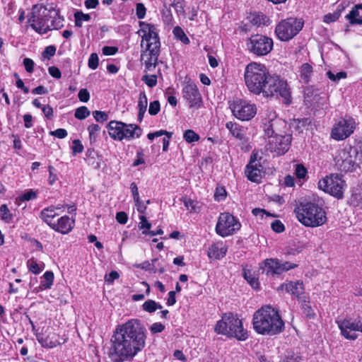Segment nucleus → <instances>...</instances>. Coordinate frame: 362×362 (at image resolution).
<instances>
[{
  "mask_svg": "<svg viewBox=\"0 0 362 362\" xmlns=\"http://www.w3.org/2000/svg\"><path fill=\"white\" fill-rule=\"evenodd\" d=\"M294 211L299 222L307 227L321 226L327 221L325 211L313 202H301Z\"/></svg>",
  "mask_w": 362,
  "mask_h": 362,
  "instance_id": "39448f33",
  "label": "nucleus"
},
{
  "mask_svg": "<svg viewBox=\"0 0 362 362\" xmlns=\"http://www.w3.org/2000/svg\"><path fill=\"white\" fill-rule=\"evenodd\" d=\"M250 18L251 23L256 26L267 25L269 21V19L267 16L260 13L251 14Z\"/></svg>",
  "mask_w": 362,
  "mask_h": 362,
  "instance_id": "7c9ffc66",
  "label": "nucleus"
},
{
  "mask_svg": "<svg viewBox=\"0 0 362 362\" xmlns=\"http://www.w3.org/2000/svg\"><path fill=\"white\" fill-rule=\"evenodd\" d=\"M181 200L190 213H198L200 211L202 206L199 202L184 197Z\"/></svg>",
  "mask_w": 362,
  "mask_h": 362,
  "instance_id": "2f4dec72",
  "label": "nucleus"
},
{
  "mask_svg": "<svg viewBox=\"0 0 362 362\" xmlns=\"http://www.w3.org/2000/svg\"><path fill=\"white\" fill-rule=\"evenodd\" d=\"M28 267L30 272L37 274L44 269L45 264L43 262L37 263L33 259H30L28 261Z\"/></svg>",
  "mask_w": 362,
  "mask_h": 362,
  "instance_id": "f704fd0d",
  "label": "nucleus"
},
{
  "mask_svg": "<svg viewBox=\"0 0 362 362\" xmlns=\"http://www.w3.org/2000/svg\"><path fill=\"white\" fill-rule=\"evenodd\" d=\"M244 278L253 288H259L258 279L250 272V271L244 272Z\"/></svg>",
  "mask_w": 362,
  "mask_h": 362,
  "instance_id": "37998d69",
  "label": "nucleus"
},
{
  "mask_svg": "<svg viewBox=\"0 0 362 362\" xmlns=\"http://www.w3.org/2000/svg\"><path fill=\"white\" fill-rule=\"evenodd\" d=\"M90 114V110L86 106L78 107L75 110L74 117L78 119H84Z\"/></svg>",
  "mask_w": 362,
  "mask_h": 362,
  "instance_id": "79ce46f5",
  "label": "nucleus"
},
{
  "mask_svg": "<svg viewBox=\"0 0 362 362\" xmlns=\"http://www.w3.org/2000/svg\"><path fill=\"white\" fill-rule=\"evenodd\" d=\"M173 33L175 37L177 40H180L185 45H187L189 43V38L187 37V36L185 35L183 30L180 27H179V26L175 27Z\"/></svg>",
  "mask_w": 362,
  "mask_h": 362,
  "instance_id": "e433bc0d",
  "label": "nucleus"
},
{
  "mask_svg": "<svg viewBox=\"0 0 362 362\" xmlns=\"http://www.w3.org/2000/svg\"><path fill=\"white\" fill-rule=\"evenodd\" d=\"M93 116L98 122H103L107 119V115L103 111L95 110L93 112Z\"/></svg>",
  "mask_w": 362,
  "mask_h": 362,
  "instance_id": "603ef678",
  "label": "nucleus"
},
{
  "mask_svg": "<svg viewBox=\"0 0 362 362\" xmlns=\"http://www.w3.org/2000/svg\"><path fill=\"white\" fill-rule=\"evenodd\" d=\"M142 308L146 312L153 313L157 309H161L162 305L157 303L156 301H154L153 300H148L144 303Z\"/></svg>",
  "mask_w": 362,
  "mask_h": 362,
  "instance_id": "4c0bfd02",
  "label": "nucleus"
},
{
  "mask_svg": "<svg viewBox=\"0 0 362 362\" xmlns=\"http://www.w3.org/2000/svg\"><path fill=\"white\" fill-rule=\"evenodd\" d=\"M124 123L117 121H111L108 124V132L111 138L115 140L122 141V135Z\"/></svg>",
  "mask_w": 362,
  "mask_h": 362,
  "instance_id": "bb28decb",
  "label": "nucleus"
},
{
  "mask_svg": "<svg viewBox=\"0 0 362 362\" xmlns=\"http://www.w3.org/2000/svg\"><path fill=\"white\" fill-rule=\"evenodd\" d=\"M119 277V274L117 271H112L109 274H106L105 276V281L109 284H112L115 280L117 279Z\"/></svg>",
  "mask_w": 362,
  "mask_h": 362,
  "instance_id": "4d7b16f0",
  "label": "nucleus"
},
{
  "mask_svg": "<svg viewBox=\"0 0 362 362\" xmlns=\"http://www.w3.org/2000/svg\"><path fill=\"white\" fill-rule=\"evenodd\" d=\"M343 8H337L332 13H327L323 18V21L326 23H330L336 21L341 16Z\"/></svg>",
  "mask_w": 362,
  "mask_h": 362,
  "instance_id": "a19ab883",
  "label": "nucleus"
},
{
  "mask_svg": "<svg viewBox=\"0 0 362 362\" xmlns=\"http://www.w3.org/2000/svg\"><path fill=\"white\" fill-rule=\"evenodd\" d=\"M56 52V48L54 46H48L45 48V51L43 52L42 54L45 58L49 59L50 57H52L54 55Z\"/></svg>",
  "mask_w": 362,
  "mask_h": 362,
  "instance_id": "774afa93",
  "label": "nucleus"
},
{
  "mask_svg": "<svg viewBox=\"0 0 362 362\" xmlns=\"http://www.w3.org/2000/svg\"><path fill=\"white\" fill-rule=\"evenodd\" d=\"M303 23L297 18H289L278 23L275 33L281 41H288L295 37L303 28Z\"/></svg>",
  "mask_w": 362,
  "mask_h": 362,
  "instance_id": "0eeeda50",
  "label": "nucleus"
},
{
  "mask_svg": "<svg viewBox=\"0 0 362 362\" xmlns=\"http://www.w3.org/2000/svg\"><path fill=\"white\" fill-rule=\"evenodd\" d=\"M359 10L361 9L356 8V5H355L350 13L346 16V18L349 21L351 24H362V14L360 13Z\"/></svg>",
  "mask_w": 362,
  "mask_h": 362,
  "instance_id": "c756f323",
  "label": "nucleus"
},
{
  "mask_svg": "<svg viewBox=\"0 0 362 362\" xmlns=\"http://www.w3.org/2000/svg\"><path fill=\"white\" fill-rule=\"evenodd\" d=\"M244 78L249 90L264 96H281L286 104L291 103V92L287 83L279 76L271 75L262 64L251 62L245 69Z\"/></svg>",
  "mask_w": 362,
  "mask_h": 362,
  "instance_id": "f03ea898",
  "label": "nucleus"
},
{
  "mask_svg": "<svg viewBox=\"0 0 362 362\" xmlns=\"http://www.w3.org/2000/svg\"><path fill=\"white\" fill-rule=\"evenodd\" d=\"M0 213L2 219L6 222L9 223L12 221L13 215L6 204H2L0 206Z\"/></svg>",
  "mask_w": 362,
  "mask_h": 362,
  "instance_id": "c03bdc74",
  "label": "nucleus"
},
{
  "mask_svg": "<svg viewBox=\"0 0 362 362\" xmlns=\"http://www.w3.org/2000/svg\"><path fill=\"white\" fill-rule=\"evenodd\" d=\"M240 223L230 214L221 213L218 217L216 232L221 237L232 235L240 230Z\"/></svg>",
  "mask_w": 362,
  "mask_h": 362,
  "instance_id": "6e6552de",
  "label": "nucleus"
},
{
  "mask_svg": "<svg viewBox=\"0 0 362 362\" xmlns=\"http://www.w3.org/2000/svg\"><path fill=\"white\" fill-rule=\"evenodd\" d=\"M354 119L345 116L336 122L331 131V137L336 141H342L350 136L356 129Z\"/></svg>",
  "mask_w": 362,
  "mask_h": 362,
  "instance_id": "9b49d317",
  "label": "nucleus"
},
{
  "mask_svg": "<svg viewBox=\"0 0 362 362\" xmlns=\"http://www.w3.org/2000/svg\"><path fill=\"white\" fill-rule=\"evenodd\" d=\"M74 18L75 25L77 27H81L83 21H89L90 19V16L89 14L83 13L81 11H76L74 13Z\"/></svg>",
  "mask_w": 362,
  "mask_h": 362,
  "instance_id": "58836bf2",
  "label": "nucleus"
},
{
  "mask_svg": "<svg viewBox=\"0 0 362 362\" xmlns=\"http://www.w3.org/2000/svg\"><path fill=\"white\" fill-rule=\"evenodd\" d=\"M258 153L252 152L249 163L245 168V175L252 182H259L262 179V166L257 160Z\"/></svg>",
  "mask_w": 362,
  "mask_h": 362,
  "instance_id": "6ab92c4d",
  "label": "nucleus"
},
{
  "mask_svg": "<svg viewBox=\"0 0 362 362\" xmlns=\"http://www.w3.org/2000/svg\"><path fill=\"white\" fill-rule=\"evenodd\" d=\"M291 142V135H280L276 133L274 136L269 138L268 149L281 156L287 152L290 148Z\"/></svg>",
  "mask_w": 362,
  "mask_h": 362,
  "instance_id": "dca6fc26",
  "label": "nucleus"
},
{
  "mask_svg": "<svg viewBox=\"0 0 362 362\" xmlns=\"http://www.w3.org/2000/svg\"><path fill=\"white\" fill-rule=\"evenodd\" d=\"M296 267L289 262L281 263L278 259H267L259 264V269L266 275L281 274Z\"/></svg>",
  "mask_w": 362,
  "mask_h": 362,
  "instance_id": "4468645a",
  "label": "nucleus"
},
{
  "mask_svg": "<svg viewBox=\"0 0 362 362\" xmlns=\"http://www.w3.org/2000/svg\"><path fill=\"white\" fill-rule=\"evenodd\" d=\"M226 197V189L223 187H217L214 194L215 199L217 201H221L224 199Z\"/></svg>",
  "mask_w": 362,
  "mask_h": 362,
  "instance_id": "052dcab7",
  "label": "nucleus"
},
{
  "mask_svg": "<svg viewBox=\"0 0 362 362\" xmlns=\"http://www.w3.org/2000/svg\"><path fill=\"white\" fill-rule=\"evenodd\" d=\"M344 181L338 175H331L318 182L319 189L337 197L341 199L344 196Z\"/></svg>",
  "mask_w": 362,
  "mask_h": 362,
  "instance_id": "9d476101",
  "label": "nucleus"
},
{
  "mask_svg": "<svg viewBox=\"0 0 362 362\" xmlns=\"http://www.w3.org/2000/svg\"><path fill=\"white\" fill-rule=\"evenodd\" d=\"M160 111V103L158 100L153 101L149 105L148 113L151 115H156Z\"/></svg>",
  "mask_w": 362,
  "mask_h": 362,
  "instance_id": "5fc2aeb1",
  "label": "nucleus"
},
{
  "mask_svg": "<svg viewBox=\"0 0 362 362\" xmlns=\"http://www.w3.org/2000/svg\"><path fill=\"white\" fill-rule=\"evenodd\" d=\"M98 54L96 53H92L88 59V67L93 70L96 69L98 66Z\"/></svg>",
  "mask_w": 362,
  "mask_h": 362,
  "instance_id": "de8ad7c7",
  "label": "nucleus"
},
{
  "mask_svg": "<svg viewBox=\"0 0 362 362\" xmlns=\"http://www.w3.org/2000/svg\"><path fill=\"white\" fill-rule=\"evenodd\" d=\"M50 134L59 139H64L67 136V132L64 129H57L55 131L50 132Z\"/></svg>",
  "mask_w": 362,
  "mask_h": 362,
  "instance_id": "0e129e2a",
  "label": "nucleus"
},
{
  "mask_svg": "<svg viewBox=\"0 0 362 362\" xmlns=\"http://www.w3.org/2000/svg\"><path fill=\"white\" fill-rule=\"evenodd\" d=\"M248 49L257 56H264L269 54L273 48L272 38L262 35H252L247 44Z\"/></svg>",
  "mask_w": 362,
  "mask_h": 362,
  "instance_id": "f8f14e48",
  "label": "nucleus"
},
{
  "mask_svg": "<svg viewBox=\"0 0 362 362\" xmlns=\"http://www.w3.org/2000/svg\"><path fill=\"white\" fill-rule=\"evenodd\" d=\"M148 105V100L145 93H141L139 94V101H138V107L139 110H141L142 112L146 111Z\"/></svg>",
  "mask_w": 362,
  "mask_h": 362,
  "instance_id": "49530a36",
  "label": "nucleus"
},
{
  "mask_svg": "<svg viewBox=\"0 0 362 362\" xmlns=\"http://www.w3.org/2000/svg\"><path fill=\"white\" fill-rule=\"evenodd\" d=\"M139 26L140 29L138 33L142 37L141 46L143 47L145 44L146 47H160V43L156 27L152 24L142 21L139 22Z\"/></svg>",
  "mask_w": 362,
  "mask_h": 362,
  "instance_id": "2eb2a0df",
  "label": "nucleus"
},
{
  "mask_svg": "<svg viewBox=\"0 0 362 362\" xmlns=\"http://www.w3.org/2000/svg\"><path fill=\"white\" fill-rule=\"evenodd\" d=\"M146 329L140 320L132 319L117 326L112 339L115 362L131 361L146 345Z\"/></svg>",
  "mask_w": 362,
  "mask_h": 362,
  "instance_id": "f257e3e1",
  "label": "nucleus"
},
{
  "mask_svg": "<svg viewBox=\"0 0 362 362\" xmlns=\"http://www.w3.org/2000/svg\"><path fill=\"white\" fill-rule=\"evenodd\" d=\"M140 223L139 227L140 229H146V231H148L151 227V224L147 221L146 218L144 215L139 216Z\"/></svg>",
  "mask_w": 362,
  "mask_h": 362,
  "instance_id": "6e6d98bb",
  "label": "nucleus"
},
{
  "mask_svg": "<svg viewBox=\"0 0 362 362\" xmlns=\"http://www.w3.org/2000/svg\"><path fill=\"white\" fill-rule=\"evenodd\" d=\"M271 227L272 230L276 233H281L284 230V224L279 220H276L272 223Z\"/></svg>",
  "mask_w": 362,
  "mask_h": 362,
  "instance_id": "13d9d810",
  "label": "nucleus"
},
{
  "mask_svg": "<svg viewBox=\"0 0 362 362\" xmlns=\"http://www.w3.org/2000/svg\"><path fill=\"white\" fill-rule=\"evenodd\" d=\"M74 226V219L68 216H63L57 221H55L54 223H52V228L60 233L67 234L72 230Z\"/></svg>",
  "mask_w": 362,
  "mask_h": 362,
  "instance_id": "4be33fe9",
  "label": "nucleus"
},
{
  "mask_svg": "<svg viewBox=\"0 0 362 362\" xmlns=\"http://www.w3.org/2000/svg\"><path fill=\"white\" fill-rule=\"evenodd\" d=\"M165 329V326L160 322H155L150 327V331L153 334L162 332Z\"/></svg>",
  "mask_w": 362,
  "mask_h": 362,
  "instance_id": "680f3d73",
  "label": "nucleus"
},
{
  "mask_svg": "<svg viewBox=\"0 0 362 362\" xmlns=\"http://www.w3.org/2000/svg\"><path fill=\"white\" fill-rule=\"evenodd\" d=\"M227 250L226 245L222 241H218L209 247L207 255L210 259H219L226 255Z\"/></svg>",
  "mask_w": 362,
  "mask_h": 362,
  "instance_id": "5701e85b",
  "label": "nucleus"
},
{
  "mask_svg": "<svg viewBox=\"0 0 362 362\" xmlns=\"http://www.w3.org/2000/svg\"><path fill=\"white\" fill-rule=\"evenodd\" d=\"M300 78L305 83H308L310 80L313 72L312 66L308 64H304L300 68Z\"/></svg>",
  "mask_w": 362,
  "mask_h": 362,
  "instance_id": "c9c22d12",
  "label": "nucleus"
},
{
  "mask_svg": "<svg viewBox=\"0 0 362 362\" xmlns=\"http://www.w3.org/2000/svg\"><path fill=\"white\" fill-rule=\"evenodd\" d=\"M255 330L261 334L274 335L284 329V322L279 313L270 305L262 306L253 315Z\"/></svg>",
  "mask_w": 362,
  "mask_h": 362,
  "instance_id": "7ed1b4c3",
  "label": "nucleus"
},
{
  "mask_svg": "<svg viewBox=\"0 0 362 362\" xmlns=\"http://www.w3.org/2000/svg\"><path fill=\"white\" fill-rule=\"evenodd\" d=\"M37 197V192L33 191V189H30L23 194H22L21 196L17 197L16 199V203L18 205L21 204V202H28L30 200L35 199Z\"/></svg>",
  "mask_w": 362,
  "mask_h": 362,
  "instance_id": "72a5a7b5",
  "label": "nucleus"
},
{
  "mask_svg": "<svg viewBox=\"0 0 362 362\" xmlns=\"http://www.w3.org/2000/svg\"><path fill=\"white\" fill-rule=\"evenodd\" d=\"M285 125V122L276 117L274 112L269 111L265 113L262 119V128L264 134L268 138L273 136L279 131V126Z\"/></svg>",
  "mask_w": 362,
  "mask_h": 362,
  "instance_id": "a211bd4d",
  "label": "nucleus"
},
{
  "mask_svg": "<svg viewBox=\"0 0 362 362\" xmlns=\"http://www.w3.org/2000/svg\"><path fill=\"white\" fill-rule=\"evenodd\" d=\"M23 64L25 66V70L28 72L32 73L33 71L34 62L31 59H30V58H25L23 59Z\"/></svg>",
  "mask_w": 362,
  "mask_h": 362,
  "instance_id": "69168bd1",
  "label": "nucleus"
},
{
  "mask_svg": "<svg viewBox=\"0 0 362 362\" xmlns=\"http://www.w3.org/2000/svg\"><path fill=\"white\" fill-rule=\"evenodd\" d=\"M295 174L299 179H303L305 177L307 174V169L301 164H297L296 165Z\"/></svg>",
  "mask_w": 362,
  "mask_h": 362,
  "instance_id": "8fccbe9b",
  "label": "nucleus"
},
{
  "mask_svg": "<svg viewBox=\"0 0 362 362\" xmlns=\"http://www.w3.org/2000/svg\"><path fill=\"white\" fill-rule=\"evenodd\" d=\"M58 11L53 5L33 6L28 16L30 26L39 33H46L48 30L60 27V21L57 18Z\"/></svg>",
  "mask_w": 362,
  "mask_h": 362,
  "instance_id": "20e7f679",
  "label": "nucleus"
},
{
  "mask_svg": "<svg viewBox=\"0 0 362 362\" xmlns=\"http://www.w3.org/2000/svg\"><path fill=\"white\" fill-rule=\"evenodd\" d=\"M182 95L190 107L200 106L202 103V96L195 84H186L182 89Z\"/></svg>",
  "mask_w": 362,
  "mask_h": 362,
  "instance_id": "412c9836",
  "label": "nucleus"
},
{
  "mask_svg": "<svg viewBox=\"0 0 362 362\" xmlns=\"http://www.w3.org/2000/svg\"><path fill=\"white\" fill-rule=\"evenodd\" d=\"M226 127L229 130L230 133L236 139L243 140L245 139V130L240 125L233 122H228L226 124Z\"/></svg>",
  "mask_w": 362,
  "mask_h": 362,
  "instance_id": "cd10ccee",
  "label": "nucleus"
},
{
  "mask_svg": "<svg viewBox=\"0 0 362 362\" xmlns=\"http://www.w3.org/2000/svg\"><path fill=\"white\" fill-rule=\"evenodd\" d=\"M83 146L81 144V142L76 139L73 141V146H72V151L74 154L80 153L83 151Z\"/></svg>",
  "mask_w": 362,
  "mask_h": 362,
  "instance_id": "e2e57ef3",
  "label": "nucleus"
},
{
  "mask_svg": "<svg viewBox=\"0 0 362 362\" xmlns=\"http://www.w3.org/2000/svg\"><path fill=\"white\" fill-rule=\"evenodd\" d=\"M141 80L150 88H153L157 84V77L156 75H144Z\"/></svg>",
  "mask_w": 362,
  "mask_h": 362,
  "instance_id": "a18cd8bd",
  "label": "nucleus"
},
{
  "mask_svg": "<svg viewBox=\"0 0 362 362\" xmlns=\"http://www.w3.org/2000/svg\"><path fill=\"white\" fill-rule=\"evenodd\" d=\"M54 274L51 271L46 272L41 277L40 289H49L52 287L54 281Z\"/></svg>",
  "mask_w": 362,
  "mask_h": 362,
  "instance_id": "c85d7f7f",
  "label": "nucleus"
},
{
  "mask_svg": "<svg viewBox=\"0 0 362 362\" xmlns=\"http://www.w3.org/2000/svg\"><path fill=\"white\" fill-rule=\"evenodd\" d=\"M116 220L121 224H125L128 220L127 214L124 211L118 212L116 214Z\"/></svg>",
  "mask_w": 362,
  "mask_h": 362,
  "instance_id": "338daca9",
  "label": "nucleus"
},
{
  "mask_svg": "<svg viewBox=\"0 0 362 362\" xmlns=\"http://www.w3.org/2000/svg\"><path fill=\"white\" fill-rule=\"evenodd\" d=\"M357 154L358 152L351 148L341 149L336 156V165L341 171L352 172L358 166L356 162Z\"/></svg>",
  "mask_w": 362,
  "mask_h": 362,
  "instance_id": "ddd939ff",
  "label": "nucleus"
},
{
  "mask_svg": "<svg viewBox=\"0 0 362 362\" xmlns=\"http://www.w3.org/2000/svg\"><path fill=\"white\" fill-rule=\"evenodd\" d=\"M78 97V99L80 100V101L86 103L89 100L90 94H89L88 91L87 90V89L83 88L79 90Z\"/></svg>",
  "mask_w": 362,
  "mask_h": 362,
  "instance_id": "bf43d9fd",
  "label": "nucleus"
},
{
  "mask_svg": "<svg viewBox=\"0 0 362 362\" xmlns=\"http://www.w3.org/2000/svg\"><path fill=\"white\" fill-rule=\"evenodd\" d=\"M160 53V47H146L141 54V64L145 66V71H152L155 69Z\"/></svg>",
  "mask_w": 362,
  "mask_h": 362,
  "instance_id": "aec40b11",
  "label": "nucleus"
},
{
  "mask_svg": "<svg viewBox=\"0 0 362 362\" xmlns=\"http://www.w3.org/2000/svg\"><path fill=\"white\" fill-rule=\"evenodd\" d=\"M142 133L141 129L136 124H125L122 131V140H131L139 138Z\"/></svg>",
  "mask_w": 362,
  "mask_h": 362,
  "instance_id": "a878e982",
  "label": "nucleus"
},
{
  "mask_svg": "<svg viewBox=\"0 0 362 362\" xmlns=\"http://www.w3.org/2000/svg\"><path fill=\"white\" fill-rule=\"evenodd\" d=\"M337 323L341 334L347 339H356L357 338L356 332H361L360 318L356 320L344 319L337 321Z\"/></svg>",
  "mask_w": 362,
  "mask_h": 362,
  "instance_id": "f3484780",
  "label": "nucleus"
},
{
  "mask_svg": "<svg viewBox=\"0 0 362 362\" xmlns=\"http://www.w3.org/2000/svg\"><path fill=\"white\" fill-rule=\"evenodd\" d=\"M327 75L329 79L334 81H338L341 78H345L346 77V73L345 71H340L334 74L331 71H329L327 72Z\"/></svg>",
  "mask_w": 362,
  "mask_h": 362,
  "instance_id": "3c124183",
  "label": "nucleus"
},
{
  "mask_svg": "<svg viewBox=\"0 0 362 362\" xmlns=\"http://www.w3.org/2000/svg\"><path fill=\"white\" fill-rule=\"evenodd\" d=\"M100 130V127L98 124H93L88 127L89 132L90 139H95Z\"/></svg>",
  "mask_w": 362,
  "mask_h": 362,
  "instance_id": "09e8293b",
  "label": "nucleus"
},
{
  "mask_svg": "<svg viewBox=\"0 0 362 362\" xmlns=\"http://www.w3.org/2000/svg\"><path fill=\"white\" fill-rule=\"evenodd\" d=\"M218 334L234 337L239 341H245L248 337L247 331L243 328V321L237 315L228 313L223 315L214 327Z\"/></svg>",
  "mask_w": 362,
  "mask_h": 362,
  "instance_id": "423d86ee",
  "label": "nucleus"
},
{
  "mask_svg": "<svg viewBox=\"0 0 362 362\" xmlns=\"http://www.w3.org/2000/svg\"><path fill=\"white\" fill-rule=\"evenodd\" d=\"M54 334H49L46 337L38 338V341L43 347L51 349L59 344V342H58L57 340H54Z\"/></svg>",
  "mask_w": 362,
  "mask_h": 362,
  "instance_id": "473e14b6",
  "label": "nucleus"
},
{
  "mask_svg": "<svg viewBox=\"0 0 362 362\" xmlns=\"http://www.w3.org/2000/svg\"><path fill=\"white\" fill-rule=\"evenodd\" d=\"M64 208L63 205H57V206H50L47 208L44 209L40 212V218L47 223L51 228L52 226V223H54L55 221L54 218L58 216V213L57 210H60Z\"/></svg>",
  "mask_w": 362,
  "mask_h": 362,
  "instance_id": "393cba45",
  "label": "nucleus"
},
{
  "mask_svg": "<svg viewBox=\"0 0 362 362\" xmlns=\"http://www.w3.org/2000/svg\"><path fill=\"white\" fill-rule=\"evenodd\" d=\"M230 108L234 117L242 121H248L253 118L257 113V107L240 98L234 99L230 104Z\"/></svg>",
  "mask_w": 362,
  "mask_h": 362,
  "instance_id": "1a4fd4ad",
  "label": "nucleus"
},
{
  "mask_svg": "<svg viewBox=\"0 0 362 362\" xmlns=\"http://www.w3.org/2000/svg\"><path fill=\"white\" fill-rule=\"evenodd\" d=\"M146 8L141 3H138L136 6V14L139 19H143L146 16Z\"/></svg>",
  "mask_w": 362,
  "mask_h": 362,
  "instance_id": "864d4df0",
  "label": "nucleus"
},
{
  "mask_svg": "<svg viewBox=\"0 0 362 362\" xmlns=\"http://www.w3.org/2000/svg\"><path fill=\"white\" fill-rule=\"evenodd\" d=\"M184 139L189 144L197 141L199 140V136L193 130L187 129L183 134Z\"/></svg>",
  "mask_w": 362,
  "mask_h": 362,
  "instance_id": "ea45409f",
  "label": "nucleus"
},
{
  "mask_svg": "<svg viewBox=\"0 0 362 362\" xmlns=\"http://www.w3.org/2000/svg\"><path fill=\"white\" fill-rule=\"evenodd\" d=\"M279 289L286 290L287 293L300 298V296L303 293L304 286L302 281H289L282 284Z\"/></svg>",
  "mask_w": 362,
  "mask_h": 362,
  "instance_id": "b1692460",
  "label": "nucleus"
}]
</instances>
